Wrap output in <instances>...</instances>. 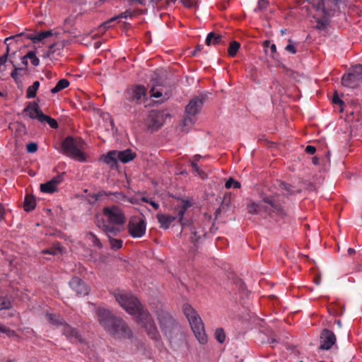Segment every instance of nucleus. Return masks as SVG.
<instances>
[{
  "instance_id": "36",
  "label": "nucleus",
  "mask_w": 362,
  "mask_h": 362,
  "mask_svg": "<svg viewBox=\"0 0 362 362\" xmlns=\"http://www.w3.org/2000/svg\"><path fill=\"white\" fill-rule=\"evenodd\" d=\"M12 308V303L9 298L6 296L0 297V310H8Z\"/></svg>"
},
{
  "instance_id": "60",
  "label": "nucleus",
  "mask_w": 362,
  "mask_h": 362,
  "mask_svg": "<svg viewBox=\"0 0 362 362\" xmlns=\"http://www.w3.org/2000/svg\"><path fill=\"white\" fill-rule=\"evenodd\" d=\"M4 212V206L2 204H0V221L3 218Z\"/></svg>"
},
{
  "instance_id": "13",
  "label": "nucleus",
  "mask_w": 362,
  "mask_h": 362,
  "mask_svg": "<svg viewBox=\"0 0 362 362\" xmlns=\"http://www.w3.org/2000/svg\"><path fill=\"white\" fill-rule=\"evenodd\" d=\"M129 234L134 238L143 237L146 230V223L143 216H132L127 225Z\"/></svg>"
},
{
  "instance_id": "37",
  "label": "nucleus",
  "mask_w": 362,
  "mask_h": 362,
  "mask_svg": "<svg viewBox=\"0 0 362 362\" xmlns=\"http://www.w3.org/2000/svg\"><path fill=\"white\" fill-rule=\"evenodd\" d=\"M239 48H240L239 42H238L236 41L232 42L230 44L229 47L228 49V54L232 57H235L236 55Z\"/></svg>"
},
{
  "instance_id": "55",
  "label": "nucleus",
  "mask_w": 362,
  "mask_h": 362,
  "mask_svg": "<svg viewBox=\"0 0 362 362\" xmlns=\"http://www.w3.org/2000/svg\"><path fill=\"white\" fill-rule=\"evenodd\" d=\"M316 148L313 146H307L305 148V152L308 154L313 155L315 153Z\"/></svg>"
},
{
  "instance_id": "43",
  "label": "nucleus",
  "mask_w": 362,
  "mask_h": 362,
  "mask_svg": "<svg viewBox=\"0 0 362 362\" xmlns=\"http://www.w3.org/2000/svg\"><path fill=\"white\" fill-rule=\"evenodd\" d=\"M27 57H28V59H30L31 64L36 66L39 64L40 60L36 57L35 52L33 51H30L27 53Z\"/></svg>"
},
{
  "instance_id": "32",
  "label": "nucleus",
  "mask_w": 362,
  "mask_h": 362,
  "mask_svg": "<svg viewBox=\"0 0 362 362\" xmlns=\"http://www.w3.org/2000/svg\"><path fill=\"white\" fill-rule=\"evenodd\" d=\"M40 86L39 81H35L32 86H29L26 91V97L28 98H33L36 96V93Z\"/></svg>"
},
{
  "instance_id": "22",
  "label": "nucleus",
  "mask_w": 362,
  "mask_h": 362,
  "mask_svg": "<svg viewBox=\"0 0 362 362\" xmlns=\"http://www.w3.org/2000/svg\"><path fill=\"white\" fill-rule=\"evenodd\" d=\"M117 160L123 163H128L134 160L136 157V153L131 149H126L124 151H116Z\"/></svg>"
},
{
  "instance_id": "48",
  "label": "nucleus",
  "mask_w": 362,
  "mask_h": 362,
  "mask_svg": "<svg viewBox=\"0 0 362 362\" xmlns=\"http://www.w3.org/2000/svg\"><path fill=\"white\" fill-rule=\"evenodd\" d=\"M88 235L90 237V240L95 245L98 246L100 248L103 247L100 240L94 233L90 232L88 233Z\"/></svg>"
},
{
  "instance_id": "34",
  "label": "nucleus",
  "mask_w": 362,
  "mask_h": 362,
  "mask_svg": "<svg viewBox=\"0 0 362 362\" xmlns=\"http://www.w3.org/2000/svg\"><path fill=\"white\" fill-rule=\"evenodd\" d=\"M10 63L13 65V68H14V69H13V71L11 72V75L12 78H13L16 81H18V79L21 76H24V75H26V74H27V73H23V71H21V70L20 69V66H19V67H18V66H16L14 64L13 62L11 59H10Z\"/></svg>"
},
{
  "instance_id": "47",
  "label": "nucleus",
  "mask_w": 362,
  "mask_h": 362,
  "mask_svg": "<svg viewBox=\"0 0 362 362\" xmlns=\"http://www.w3.org/2000/svg\"><path fill=\"white\" fill-rule=\"evenodd\" d=\"M28 57H27V54L21 58L22 65L20 66V69L23 71V73H28Z\"/></svg>"
},
{
  "instance_id": "31",
  "label": "nucleus",
  "mask_w": 362,
  "mask_h": 362,
  "mask_svg": "<svg viewBox=\"0 0 362 362\" xmlns=\"http://www.w3.org/2000/svg\"><path fill=\"white\" fill-rule=\"evenodd\" d=\"M195 120V117L186 115L185 117L182 121L183 127L182 131L187 132L188 129L190 128L194 124Z\"/></svg>"
},
{
  "instance_id": "19",
  "label": "nucleus",
  "mask_w": 362,
  "mask_h": 362,
  "mask_svg": "<svg viewBox=\"0 0 362 362\" xmlns=\"http://www.w3.org/2000/svg\"><path fill=\"white\" fill-rule=\"evenodd\" d=\"M146 88L144 86L138 85L130 88L127 90V99L129 101L139 102L142 97L146 95Z\"/></svg>"
},
{
  "instance_id": "26",
  "label": "nucleus",
  "mask_w": 362,
  "mask_h": 362,
  "mask_svg": "<svg viewBox=\"0 0 362 362\" xmlns=\"http://www.w3.org/2000/svg\"><path fill=\"white\" fill-rule=\"evenodd\" d=\"M191 240L193 243H197L202 237H204L206 235V230L204 228H191Z\"/></svg>"
},
{
  "instance_id": "20",
  "label": "nucleus",
  "mask_w": 362,
  "mask_h": 362,
  "mask_svg": "<svg viewBox=\"0 0 362 362\" xmlns=\"http://www.w3.org/2000/svg\"><path fill=\"white\" fill-rule=\"evenodd\" d=\"M202 105L203 101L201 98L198 97L192 98L185 107V114L195 117L199 112Z\"/></svg>"
},
{
  "instance_id": "28",
  "label": "nucleus",
  "mask_w": 362,
  "mask_h": 362,
  "mask_svg": "<svg viewBox=\"0 0 362 362\" xmlns=\"http://www.w3.org/2000/svg\"><path fill=\"white\" fill-rule=\"evenodd\" d=\"M104 163L114 166L117 163V157L116 151H111L107 153V155L103 156Z\"/></svg>"
},
{
  "instance_id": "61",
  "label": "nucleus",
  "mask_w": 362,
  "mask_h": 362,
  "mask_svg": "<svg viewBox=\"0 0 362 362\" xmlns=\"http://www.w3.org/2000/svg\"><path fill=\"white\" fill-rule=\"evenodd\" d=\"M312 162L314 165H318L319 164V158L316 156L313 157Z\"/></svg>"
},
{
  "instance_id": "39",
  "label": "nucleus",
  "mask_w": 362,
  "mask_h": 362,
  "mask_svg": "<svg viewBox=\"0 0 362 362\" xmlns=\"http://www.w3.org/2000/svg\"><path fill=\"white\" fill-rule=\"evenodd\" d=\"M265 52L268 53V49L270 50V55L274 57V54L276 52V47L274 44L271 43L269 41L266 40L264 42Z\"/></svg>"
},
{
  "instance_id": "16",
  "label": "nucleus",
  "mask_w": 362,
  "mask_h": 362,
  "mask_svg": "<svg viewBox=\"0 0 362 362\" xmlns=\"http://www.w3.org/2000/svg\"><path fill=\"white\" fill-rule=\"evenodd\" d=\"M337 338L335 334L329 329H324L320 334V346L321 350H329L335 344Z\"/></svg>"
},
{
  "instance_id": "7",
  "label": "nucleus",
  "mask_w": 362,
  "mask_h": 362,
  "mask_svg": "<svg viewBox=\"0 0 362 362\" xmlns=\"http://www.w3.org/2000/svg\"><path fill=\"white\" fill-rule=\"evenodd\" d=\"M249 213L257 214L262 211H270L281 216H286L282 204L273 197H265L259 203H252L248 206Z\"/></svg>"
},
{
  "instance_id": "4",
  "label": "nucleus",
  "mask_w": 362,
  "mask_h": 362,
  "mask_svg": "<svg viewBox=\"0 0 362 362\" xmlns=\"http://www.w3.org/2000/svg\"><path fill=\"white\" fill-rule=\"evenodd\" d=\"M112 294L119 305L134 317L144 308L139 300L130 292L116 290Z\"/></svg>"
},
{
  "instance_id": "10",
  "label": "nucleus",
  "mask_w": 362,
  "mask_h": 362,
  "mask_svg": "<svg viewBox=\"0 0 362 362\" xmlns=\"http://www.w3.org/2000/svg\"><path fill=\"white\" fill-rule=\"evenodd\" d=\"M157 315L160 328L168 337L172 338L180 332V326L168 313L160 311Z\"/></svg>"
},
{
  "instance_id": "52",
  "label": "nucleus",
  "mask_w": 362,
  "mask_h": 362,
  "mask_svg": "<svg viewBox=\"0 0 362 362\" xmlns=\"http://www.w3.org/2000/svg\"><path fill=\"white\" fill-rule=\"evenodd\" d=\"M151 96L158 98L162 96V93L159 90H156L154 88L151 90Z\"/></svg>"
},
{
  "instance_id": "27",
  "label": "nucleus",
  "mask_w": 362,
  "mask_h": 362,
  "mask_svg": "<svg viewBox=\"0 0 362 362\" xmlns=\"http://www.w3.org/2000/svg\"><path fill=\"white\" fill-rule=\"evenodd\" d=\"M52 35L51 30L43 31L35 35H28L27 37L33 41V43H37L44 39Z\"/></svg>"
},
{
  "instance_id": "18",
  "label": "nucleus",
  "mask_w": 362,
  "mask_h": 362,
  "mask_svg": "<svg viewBox=\"0 0 362 362\" xmlns=\"http://www.w3.org/2000/svg\"><path fill=\"white\" fill-rule=\"evenodd\" d=\"M69 285L78 296H85L89 293L88 286L78 277H73L69 281Z\"/></svg>"
},
{
  "instance_id": "8",
  "label": "nucleus",
  "mask_w": 362,
  "mask_h": 362,
  "mask_svg": "<svg viewBox=\"0 0 362 362\" xmlns=\"http://www.w3.org/2000/svg\"><path fill=\"white\" fill-rule=\"evenodd\" d=\"M49 322L57 327H62V334L71 342H81L82 339L78 332L67 325L59 316L54 314H47Z\"/></svg>"
},
{
  "instance_id": "1",
  "label": "nucleus",
  "mask_w": 362,
  "mask_h": 362,
  "mask_svg": "<svg viewBox=\"0 0 362 362\" xmlns=\"http://www.w3.org/2000/svg\"><path fill=\"white\" fill-rule=\"evenodd\" d=\"M96 316L99 324L112 338L119 340L132 338L133 333L127 323L120 317L112 314L110 310L98 308Z\"/></svg>"
},
{
  "instance_id": "42",
  "label": "nucleus",
  "mask_w": 362,
  "mask_h": 362,
  "mask_svg": "<svg viewBox=\"0 0 362 362\" xmlns=\"http://www.w3.org/2000/svg\"><path fill=\"white\" fill-rule=\"evenodd\" d=\"M225 187L226 189H230L233 187L235 189L240 188V183L238 181H235L233 178L230 177L228 180V181L225 184Z\"/></svg>"
},
{
  "instance_id": "63",
  "label": "nucleus",
  "mask_w": 362,
  "mask_h": 362,
  "mask_svg": "<svg viewBox=\"0 0 362 362\" xmlns=\"http://www.w3.org/2000/svg\"><path fill=\"white\" fill-rule=\"evenodd\" d=\"M199 158H200V156L196 155L194 156L193 160L192 161H195L197 163V161H198Z\"/></svg>"
},
{
  "instance_id": "2",
  "label": "nucleus",
  "mask_w": 362,
  "mask_h": 362,
  "mask_svg": "<svg viewBox=\"0 0 362 362\" xmlns=\"http://www.w3.org/2000/svg\"><path fill=\"white\" fill-rule=\"evenodd\" d=\"M126 222L123 211L117 206L112 205L103 209V214L97 216L95 224L107 237L116 236L122 230Z\"/></svg>"
},
{
  "instance_id": "6",
  "label": "nucleus",
  "mask_w": 362,
  "mask_h": 362,
  "mask_svg": "<svg viewBox=\"0 0 362 362\" xmlns=\"http://www.w3.org/2000/svg\"><path fill=\"white\" fill-rule=\"evenodd\" d=\"M192 206V204L189 201L185 199H178L177 204L175 209V211L177 212V216H172L169 214H158L156 218L160 224V227L163 229L169 228L170 224L178 219V222L180 224L184 227L185 226V223L184 222V214H185L187 209H189Z\"/></svg>"
},
{
  "instance_id": "17",
  "label": "nucleus",
  "mask_w": 362,
  "mask_h": 362,
  "mask_svg": "<svg viewBox=\"0 0 362 362\" xmlns=\"http://www.w3.org/2000/svg\"><path fill=\"white\" fill-rule=\"evenodd\" d=\"M148 124L153 130L158 129L164 122L163 113L152 110L149 112L147 119Z\"/></svg>"
},
{
  "instance_id": "21",
  "label": "nucleus",
  "mask_w": 362,
  "mask_h": 362,
  "mask_svg": "<svg viewBox=\"0 0 362 362\" xmlns=\"http://www.w3.org/2000/svg\"><path fill=\"white\" fill-rule=\"evenodd\" d=\"M31 119H37L40 122V115H44L36 103H30L23 110Z\"/></svg>"
},
{
  "instance_id": "51",
  "label": "nucleus",
  "mask_w": 362,
  "mask_h": 362,
  "mask_svg": "<svg viewBox=\"0 0 362 362\" xmlns=\"http://www.w3.org/2000/svg\"><path fill=\"white\" fill-rule=\"evenodd\" d=\"M129 3H136L141 5H146L148 2H151L153 0H127Z\"/></svg>"
},
{
  "instance_id": "25",
  "label": "nucleus",
  "mask_w": 362,
  "mask_h": 362,
  "mask_svg": "<svg viewBox=\"0 0 362 362\" xmlns=\"http://www.w3.org/2000/svg\"><path fill=\"white\" fill-rule=\"evenodd\" d=\"M222 42V35L215 33H210L208 34L205 43L206 45H216Z\"/></svg>"
},
{
  "instance_id": "44",
  "label": "nucleus",
  "mask_w": 362,
  "mask_h": 362,
  "mask_svg": "<svg viewBox=\"0 0 362 362\" xmlns=\"http://www.w3.org/2000/svg\"><path fill=\"white\" fill-rule=\"evenodd\" d=\"M64 174H65L64 173H62L59 174L58 175L54 177L52 179H51L49 180L50 182L54 184V185H55L57 187L58 185L63 182Z\"/></svg>"
},
{
  "instance_id": "5",
  "label": "nucleus",
  "mask_w": 362,
  "mask_h": 362,
  "mask_svg": "<svg viewBox=\"0 0 362 362\" xmlns=\"http://www.w3.org/2000/svg\"><path fill=\"white\" fill-rule=\"evenodd\" d=\"M83 148L84 141L81 138L67 136L62 143V153L80 162L86 160Z\"/></svg>"
},
{
  "instance_id": "50",
  "label": "nucleus",
  "mask_w": 362,
  "mask_h": 362,
  "mask_svg": "<svg viewBox=\"0 0 362 362\" xmlns=\"http://www.w3.org/2000/svg\"><path fill=\"white\" fill-rule=\"evenodd\" d=\"M289 42H290V44H288V45L285 47V49H286L287 52H290V53H291V54H296V49L295 46H294L293 44H291V40H289Z\"/></svg>"
},
{
  "instance_id": "29",
  "label": "nucleus",
  "mask_w": 362,
  "mask_h": 362,
  "mask_svg": "<svg viewBox=\"0 0 362 362\" xmlns=\"http://www.w3.org/2000/svg\"><path fill=\"white\" fill-rule=\"evenodd\" d=\"M36 202L33 195H26L24 200V209L26 211H30L35 207Z\"/></svg>"
},
{
  "instance_id": "64",
  "label": "nucleus",
  "mask_w": 362,
  "mask_h": 362,
  "mask_svg": "<svg viewBox=\"0 0 362 362\" xmlns=\"http://www.w3.org/2000/svg\"><path fill=\"white\" fill-rule=\"evenodd\" d=\"M348 253H349V255H353V254H354V253H355V250H354V249H353V248H349V250H348Z\"/></svg>"
},
{
  "instance_id": "57",
  "label": "nucleus",
  "mask_w": 362,
  "mask_h": 362,
  "mask_svg": "<svg viewBox=\"0 0 362 362\" xmlns=\"http://www.w3.org/2000/svg\"><path fill=\"white\" fill-rule=\"evenodd\" d=\"M267 4V2L266 1H264V0H260L258 2L259 7L260 8H263L266 7Z\"/></svg>"
},
{
  "instance_id": "41",
  "label": "nucleus",
  "mask_w": 362,
  "mask_h": 362,
  "mask_svg": "<svg viewBox=\"0 0 362 362\" xmlns=\"http://www.w3.org/2000/svg\"><path fill=\"white\" fill-rule=\"evenodd\" d=\"M61 252H62V249L58 245H54L53 247H52L49 249H47V250H44L42 251L43 254H49V255H56Z\"/></svg>"
},
{
  "instance_id": "23",
  "label": "nucleus",
  "mask_w": 362,
  "mask_h": 362,
  "mask_svg": "<svg viewBox=\"0 0 362 362\" xmlns=\"http://www.w3.org/2000/svg\"><path fill=\"white\" fill-rule=\"evenodd\" d=\"M132 12L129 10H127L124 12L122 13L120 15H119L117 16H115V17L110 18L109 21L102 23L99 26L98 30L100 31H102L103 33H104L107 28H109L110 27V23L111 22H113L116 19H118V18H127L128 17H132Z\"/></svg>"
},
{
  "instance_id": "14",
  "label": "nucleus",
  "mask_w": 362,
  "mask_h": 362,
  "mask_svg": "<svg viewBox=\"0 0 362 362\" xmlns=\"http://www.w3.org/2000/svg\"><path fill=\"white\" fill-rule=\"evenodd\" d=\"M310 4L313 8L319 13V16H322V18H316V28L318 30L325 28L329 23L327 17L330 16V13L325 9L323 0H310Z\"/></svg>"
},
{
  "instance_id": "15",
  "label": "nucleus",
  "mask_w": 362,
  "mask_h": 362,
  "mask_svg": "<svg viewBox=\"0 0 362 362\" xmlns=\"http://www.w3.org/2000/svg\"><path fill=\"white\" fill-rule=\"evenodd\" d=\"M110 195L113 196V197L111 198V200L113 202H128L130 203H134V202L133 201L132 199L128 198L124 194H122V192H106V191H100L98 193H95V194L90 195V197L92 199H93L95 201H98V200H100L102 198V197H103V196H110Z\"/></svg>"
},
{
  "instance_id": "11",
  "label": "nucleus",
  "mask_w": 362,
  "mask_h": 362,
  "mask_svg": "<svg viewBox=\"0 0 362 362\" xmlns=\"http://www.w3.org/2000/svg\"><path fill=\"white\" fill-rule=\"evenodd\" d=\"M157 315L160 328L168 337L172 338L180 332V326L168 313L160 311Z\"/></svg>"
},
{
  "instance_id": "59",
  "label": "nucleus",
  "mask_w": 362,
  "mask_h": 362,
  "mask_svg": "<svg viewBox=\"0 0 362 362\" xmlns=\"http://www.w3.org/2000/svg\"><path fill=\"white\" fill-rule=\"evenodd\" d=\"M149 204L156 209H158L159 207V204L153 201H150Z\"/></svg>"
},
{
  "instance_id": "56",
  "label": "nucleus",
  "mask_w": 362,
  "mask_h": 362,
  "mask_svg": "<svg viewBox=\"0 0 362 362\" xmlns=\"http://www.w3.org/2000/svg\"><path fill=\"white\" fill-rule=\"evenodd\" d=\"M281 187L284 189L285 190L288 191V192H291V185H288V184H286V183H282L281 185Z\"/></svg>"
},
{
  "instance_id": "49",
  "label": "nucleus",
  "mask_w": 362,
  "mask_h": 362,
  "mask_svg": "<svg viewBox=\"0 0 362 362\" xmlns=\"http://www.w3.org/2000/svg\"><path fill=\"white\" fill-rule=\"evenodd\" d=\"M26 148L28 153H35L37 150V145L36 143L31 142L27 144Z\"/></svg>"
},
{
  "instance_id": "45",
  "label": "nucleus",
  "mask_w": 362,
  "mask_h": 362,
  "mask_svg": "<svg viewBox=\"0 0 362 362\" xmlns=\"http://www.w3.org/2000/svg\"><path fill=\"white\" fill-rule=\"evenodd\" d=\"M180 2L188 8H195L198 0H180Z\"/></svg>"
},
{
  "instance_id": "9",
  "label": "nucleus",
  "mask_w": 362,
  "mask_h": 362,
  "mask_svg": "<svg viewBox=\"0 0 362 362\" xmlns=\"http://www.w3.org/2000/svg\"><path fill=\"white\" fill-rule=\"evenodd\" d=\"M135 317L136 322L145 329L149 337L153 340L159 339V334L155 322L146 309L144 308Z\"/></svg>"
},
{
  "instance_id": "54",
  "label": "nucleus",
  "mask_w": 362,
  "mask_h": 362,
  "mask_svg": "<svg viewBox=\"0 0 362 362\" xmlns=\"http://www.w3.org/2000/svg\"><path fill=\"white\" fill-rule=\"evenodd\" d=\"M332 102L334 104H339L341 105H344V102L339 98L337 93H335L332 98Z\"/></svg>"
},
{
  "instance_id": "12",
  "label": "nucleus",
  "mask_w": 362,
  "mask_h": 362,
  "mask_svg": "<svg viewBox=\"0 0 362 362\" xmlns=\"http://www.w3.org/2000/svg\"><path fill=\"white\" fill-rule=\"evenodd\" d=\"M362 81V65L357 64L352 66L349 71L344 74L341 78L344 86L354 88Z\"/></svg>"
},
{
  "instance_id": "62",
  "label": "nucleus",
  "mask_w": 362,
  "mask_h": 362,
  "mask_svg": "<svg viewBox=\"0 0 362 362\" xmlns=\"http://www.w3.org/2000/svg\"><path fill=\"white\" fill-rule=\"evenodd\" d=\"M101 43L100 42H95L94 43V47L98 49L100 47Z\"/></svg>"
},
{
  "instance_id": "58",
  "label": "nucleus",
  "mask_w": 362,
  "mask_h": 362,
  "mask_svg": "<svg viewBox=\"0 0 362 362\" xmlns=\"http://www.w3.org/2000/svg\"><path fill=\"white\" fill-rule=\"evenodd\" d=\"M203 48V46L202 45H197L194 49V51L193 52L192 54L193 55H195L197 52H199Z\"/></svg>"
},
{
  "instance_id": "30",
  "label": "nucleus",
  "mask_w": 362,
  "mask_h": 362,
  "mask_svg": "<svg viewBox=\"0 0 362 362\" xmlns=\"http://www.w3.org/2000/svg\"><path fill=\"white\" fill-rule=\"evenodd\" d=\"M69 86V81L66 78H62L57 82V85L52 89H51V93L53 94L57 93L67 88Z\"/></svg>"
},
{
  "instance_id": "40",
  "label": "nucleus",
  "mask_w": 362,
  "mask_h": 362,
  "mask_svg": "<svg viewBox=\"0 0 362 362\" xmlns=\"http://www.w3.org/2000/svg\"><path fill=\"white\" fill-rule=\"evenodd\" d=\"M215 337L219 343H223L226 339L225 332L222 328H218L215 331Z\"/></svg>"
},
{
  "instance_id": "33",
  "label": "nucleus",
  "mask_w": 362,
  "mask_h": 362,
  "mask_svg": "<svg viewBox=\"0 0 362 362\" xmlns=\"http://www.w3.org/2000/svg\"><path fill=\"white\" fill-rule=\"evenodd\" d=\"M40 190L45 193H53L57 190V187L50 181L40 185Z\"/></svg>"
},
{
  "instance_id": "53",
  "label": "nucleus",
  "mask_w": 362,
  "mask_h": 362,
  "mask_svg": "<svg viewBox=\"0 0 362 362\" xmlns=\"http://www.w3.org/2000/svg\"><path fill=\"white\" fill-rule=\"evenodd\" d=\"M191 165L194 171L197 172L198 175H202V172L199 170L195 161H191Z\"/></svg>"
},
{
  "instance_id": "3",
  "label": "nucleus",
  "mask_w": 362,
  "mask_h": 362,
  "mask_svg": "<svg viewBox=\"0 0 362 362\" xmlns=\"http://www.w3.org/2000/svg\"><path fill=\"white\" fill-rule=\"evenodd\" d=\"M183 311L190 324L191 329L198 341L201 344H206L208 337L205 332L204 325L199 315L191 305H183Z\"/></svg>"
},
{
  "instance_id": "35",
  "label": "nucleus",
  "mask_w": 362,
  "mask_h": 362,
  "mask_svg": "<svg viewBox=\"0 0 362 362\" xmlns=\"http://www.w3.org/2000/svg\"><path fill=\"white\" fill-rule=\"evenodd\" d=\"M40 122H46L52 128L57 129L58 127V124L57 121L54 119H52L49 117V116H47L46 115H41Z\"/></svg>"
},
{
  "instance_id": "38",
  "label": "nucleus",
  "mask_w": 362,
  "mask_h": 362,
  "mask_svg": "<svg viewBox=\"0 0 362 362\" xmlns=\"http://www.w3.org/2000/svg\"><path fill=\"white\" fill-rule=\"evenodd\" d=\"M108 238L111 249L119 250L122 247L123 241L122 240L112 238V236Z\"/></svg>"
},
{
  "instance_id": "46",
  "label": "nucleus",
  "mask_w": 362,
  "mask_h": 362,
  "mask_svg": "<svg viewBox=\"0 0 362 362\" xmlns=\"http://www.w3.org/2000/svg\"><path fill=\"white\" fill-rule=\"evenodd\" d=\"M0 332L6 334L7 336L9 337H13L16 336L15 331L11 330L9 328H7L2 325H0Z\"/></svg>"
},
{
  "instance_id": "24",
  "label": "nucleus",
  "mask_w": 362,
  "mask_h": 362,
  "mask_svg": "<svg viewBox=\"0 0 362 362\" xmlns=\"http://www.w3.org/2000/svg\"><path fill=\"white\" fill-rule=\"evenodd\" d=\"M21 35H16V36H13V37H7L5 39L4 43L7 45V47H6V53L4 55L0 57V71H2L4 70L5 63L7 62V59H8V53H9V45H10L9 42L13 40L16 37H19Z\"/></svg>"
}]
</instances>
